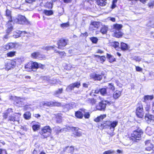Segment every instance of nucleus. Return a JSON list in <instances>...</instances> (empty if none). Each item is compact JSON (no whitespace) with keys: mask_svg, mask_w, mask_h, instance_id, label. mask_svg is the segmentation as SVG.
<instances>
[{"mask_svg":"<svg viewBox=\"0 0 154 154\" xmlns=\"http://www.w3.org/2000/svg\"><path fill=\"white\" fill-rule=\"evenodd\" d=\"M108 19L109 20H110L111 21H112V22H115L116 20L115 18L114 17H108Z\"/></svg>","mask_w":154,"mask_h":154,"instance_id":"nucleus-59","label":"nucleus"},{"mask_svg":"<svg viewBox=\"0 0 154 154\" xmlns=\"http://www.w3.org/2000/svg\"><path fill=\"white\" fill-rule=\"evenodd\" d=\"M134 59L137 61H140L141 60V58L139 56H135L134 57Z\"/></svg>","mask_w":154,"mask_h":154,"instance_id":"nucleus-50","label":"nucleus"},{"mask_svg":"<svg viewBox=\"0 0 154 154\" xmlns=\"http://www.w3.org/2000/svg\"><path fill=\"white\" fill-rule=\"evenodd\" d=\"M63 91L62 88L59 89L58 90L56 91L55 93V94L56 95L61 94L62 93Z\"/></svg>","mask_w":154,"mask_h":154,"instance_id":"nucleus-46","label":"nucleus"},{"mask_svg":"<svg viewBox=\"0 0 154 154\" xmlns=\"http://www.w3.org/2000/svg\"><path fill=\"white\" fill-rule=\"evenodd\" d=\"M97 4L100 6H104L106 4V0H95Z\"/></svg>","mask_w":154,"mask_h":154,"instance_id":"nucleus-22","label":"nucleus"},{"mask_svg":"<svg viewBox=\"0 0 154 154\" xmlns=\"http://www.w3.org/2000/svg\"><path fill=\"white\" fill-rule=\"evenodd\" d=\"M51 129L49 126H45L42 129L40 134L44 138H47L51 134Z\"/></svg>","mask_w":154,"mask_h":154,"instance_id":"nucleus-6","label":"nucleus"},{"mask_svg":"<svg viewBox=\"0 0 154 154\" xmlns=\"http://www.w3.org/2000/svg\"><path fill=\"white\" fill-rule=\"evenodd\" d=\"M45 6L48 8H52V4L50 2H47L45 5Z\"/></svg>","mask_w":154,"mask_h":154,"instance_id":"nucleus-38","label":"nucleus"},{"mask_svg":"<svg viewBox=\"0 0 154 154\" xmlns=\"http://www.w3.org/2000/svg\"><path fill=\"white\" fill-rule=\"evenodd\" d=\"M7 112H8V114L13 112L12 109H8L7 110Z\"/></svg>","mask_w":154,"mask_h":154,"instance_id":"nucleus-60","label":"nucleus"},{"mask_svg":"<svg viewBox=\"0 0 154 154\" xmlns=\"http://www.w3.org/2000/svg\"><path fill=\"white\" fill-rule=\"evenodd\" d=\"M13 24L12 20H9V21L6 25V26L7 27V33H10L12 31Z\"/></svg>","mask_w":154,"mask_h":154,"instance_id":"nucleus-14","label":"nucleus"},{"mask_svg":"<svg viewBox=\"0 0 154 154\" xmlns=\"http://www.w3.org/2000/svg\"><path fill=\"white\" fill-rule=\"evenodd\" d=\"M91 42L94 43H96L98 41V39L95 37H92L90 38Z\"/></svg>","mask_w":154,"mask_h":154,"instance_id":"nucleus-43","label":"nucleus"},{"mask_svg":"<svg viewBox=\"0 0 154 154\" xmlns=\"http://www.w3.org/2000/svg\"><path fill=\"white\" fill-rule=\"evenodd\" d=\"M122 26V25L118 24L113 25L112 30L114 33V35L116 37L119 38L122 35V33L120 31Z\"/></svg>","mask_w":154,"mask_h":154,"instance_id":"nucleus-5","label":"nucleus"},{"mask_svg":"<svg viewBox=\"0 0 154 154\" xmlns=\"http://www.w3.org/2000/svg\"><path fill=\"white\" fill-rule=\"evenodd\" d=\"M94 121L96 122H98L100 121V120L99 117L98 116L97 118H95L94 119Z\"/></svg>","mask_w":154,"mask_h":154,"instance_id":"nucleus-64","label":"nucleus"},{"mask_svg":"<svg viewBox=\"0 0 154 154\" xmlns=\"http://www.w3.org/2000/svg\"><path fill=\"white\" fill-rule=\"evenodd\" d=\"M100 92V89H96V90H92V92L96 94H98L99 92Z\"/></svg>","mask_w":154,"mask_h":154,"instance_id":"nucleus-54","label":"nucleus"},{"mask_svg":"<svg viewBox=\"0 0 154 154\" xmlns=\"http://www.w3.org/2000/svg\"><path fill=\"white\" fill-rule=\"evenodd\" d=\"M136 69L137 71H142V69L139 66H136Z\"/></svg>","mask_w":154,"mask_h":154,"instance_id":"nucleus-56","label":"nucleus"},{"mask_svg":"<svg viewBox=\"0 0 154 154\" xmlns=\"http://www.w3.org/2000/svg\"><path fill=\"white\" fill-rule=\"evenodd\" d=\"M9 33H7V34L5 35L4 37V40H5V39H6L8 38V34Z\"/></svg>","mask_w":154,"mask_h":154,"instance_id":"nucleus-63","label":"nucleus"},{"mask_svg":"<svg viewBox=\"0 0 154 154\" xmlns=\"http://www.w3.org/2000/svg\"><path fill=\"white\" fill-rule=\"evenodd\" d=\"M64 109H66L67 110L73 108L75 106V103L73 102H71L68 104H65L63 106Z\"/></svg>","mask_w":154,"mask_h":154,"instance_id":"nucleus-17","label":"nucleus"},{"mask_svg":"<svg viewBox=\"0 0 154 154\" xmlns=\"http://www.w3.org/2000/svg\"><path fill=\"white\" fill-rule=\"evenodd\" d=\"M150 105L149 104H147L146 106V107H145L146 111L148 112H149V110L150 109Z\"/></svg>","mask_w":154,"mask_h":154,"instance_id":"nucleus-52","label":"nucleus"},{"mask_svg":"<svg viewBox=\"0 0 154 154\" xmlns=\"http://www.w3.org/2000/svg\"><path fill=\"white\" fill-rule=\"evenodd\" d=\"M67 42L68 40L61 39L57 42L58 48L60 49H64V47L67 45Z\"/></svg>","mask_w":154,"mask_h":154,"instance_id":"nucleus-9","label":"nucleus"},{"mask_svg":"<svg viewBox=\"0 0 154 154\" xmlns=\"http://www.w3.org/2000/svg\"><path fill=\"white\" fill-rule=\"evenodd\" d=\"M80 83L79 82H77L74 83H72L68 86L66 89L67 91L73 90L74 88H79L80 86Z\"/></svg>","mask_w":154,"mask_h":154,"instance_id":"nucleus-12","label":"nucleus"},{"mask_svg":"<svg viewBox=\"0 0 154 154\" xmlns=\"http://www.w3.org/2000/svg\"><path fill=\"white\" fill-rule=\"evenodd\" d=\"M145 144L147 146H150V147H153V145L152 144V143H151V141L150 140H148L146 141L145 142Z\"/></svg>","mask_w":154,"mask_h":154,"instance_id":"nucleus-40","label":"nucleus"},{"mask_svg":"<svg viewBox=\"0 0 154 154\" xmlns=\"http://www.w3.org/2000/svg\"><path fill=\"white\" fill-rule=\"evenodd\" d=\"M86 101L92 105L95 104L97 102L96 100L94 98H88L86 100Z\"/></svg>","mask_w":154,"mask_h":154,"instance_id":"nucleus-25","label":"nucleus"},{"mask_svg":"<svg viewBox=\"0 0 154 154\" xmlns=\"http://www.w3.org/2000/svg\"><path fill=\"white\" fill-rule=\"evenodd\" d=\"M71 129L73 132L72 136L79 137L82 135V132L78 130L79 129L78 128L71 127Z\"/></svg>","mask_w":154,"mask_h":154,"instance_id":"nucleus-11","label":"nucleus"},{"mask_svg":"<svg viewBox=\"0 0 154 154\" xmlns=\"http://www.w3.org/2000/svg\"><path fill=\"white\" fill-rule=\"evenodd\" d=\"M145 119L148 123H150L152 121H154V116L149 114H146Z\"/></svg>","mask_w":154,"mask_h":154,"instance_id":"nucleus-15","label":"nucleus"},{"mask_svg":"<svg viewBox=\"0 0 154 154\" xmlns=\"http://www.w3.org/2000/svg\"><path fill=\"white\" fill-rule=\"evenodd\" d=\"M153 98L152 95H146L144 97V102H146V101L148 100H151Z\"/></svg>","mask_w":154,"mask_h":154,"instance_id":"nucleus-32","label":"nucleus"},{"mask_svg":"<svg viewBox=\"0 0 154 154\" xmlns=\"http://www.w3.org/2000/svg\"><path fill=\"white\" fill-rule=\"evenodd\" d=\"M20 116V114L19 113H15L13 116H10L8 118V120L13 122H18Z\"/></svg>","mask_w":154,"mask_h":154,"instance_id":"nucleus-13","label":"nucleus"},{"mask_svg":"<svg viewBox=\"0 0 154 154\" xmlns=\"http://www.w3.org/2000/svg\"><path fill=\"white\" fill-rule=\"evenodd\" d=\"M61 27L63 28H65L68 27L69 26L68 23H63L60 25Z\"/></svg>","mask_w":154,"mask_h":154,"instance_id":"nucleus-51","label":"nucleus"},{"mask_svg":"<svg viewBox=\"0 0 154 154\" xmlns=\"http://www.w3.org/2000/svg\"><path fill=\"white\" fill-rule=\"evenodd\" d=\"M143 134V131L142 129L138 128L136 130L134 131L131 135V139L134 141L137 142V140H140L141 139V135Z\"/></svg>","mask_w":154,"mask_h":154,"instance_id":"nucleus-3","label":"nucleus"},{"mask_svg":"<svg viewBox=\"0 0 154 154\" xmlns=\"http://www.w3.org/2000/svg\"><path fill=\"white\" fill-rule=\"evenodd\" d=\"M153 147H150V146H148L146 148V150H148V151H150L152 149V148Z\"/></svg>","mask_w":154,"mask_h":154,"instance_id":"nucleus-62","label":"nucleus"},{"mask_svg":"<svg viewBox=\"0 0 154 154\" xmlns=\"http://www.w3.org/2000/svg\"><path fill=\"white\" fill-rule=\"evenodd\" d=\"M108 29L107 26L104 25L101 27L100 32L103 34H104L106 33Z\"/></svg>","mask_w":154,"mask_h":154,"instance_id":"nucleus-21","label":"nucleus"},{"mask_svg":"<svg viewBox=\"0 0 154 154\" xmlns=\"http://www.w3.org/2000/svg\"><path fill=\"white\" fill-rule=\"evenodd\" d=\"M5 151L6 154H7V151L5 149H3L0 148V154H2L3 151Z\"/></svg>","mask_w":154,"mask_h":154,"instance_id":"nucleus-61","label":"nucleus"},{"mask_svg":"<svg viewBox=\"0 0 154 154\" xmlns=\"http://www.w3.org/2000/svg\"><path fill=\"white\" fill-rule=\"evenodd\" d=\"M121 48L122 50H125L128 49V46L127 44L122 43L121 45Z\"/></svg>","mask_w":154,"mask_h":154,"instance_id":"nucleus-31","label":"nucleus"},{"mask_svg":"<svg viewBox=\"0 0 154 154\" xmlns=\"http://www.w3.org/2000/svg\"><path fill=\"white\" fill-rule=\"evenodd\" d=\"M148 5L149 7L150 8H152L154 6V1H150L148 3Z\"/></svg>","mask_w":154,"mask_h":154,"instance_id":"nucleus-45","label":"nucleus"},{"mask_svg":"<svg viewBox=\"0 0 154 154\" xmlns=\"http://www.w3.org/2000/svg\"><path fill=\"white\" fill-rule=\"evenodd\" d=\"M118 124L117 121L112 122L109 121L104 122L101 124V126L104 128H109L111 131L113 132L114 130V128Z\"/></svg>","mask_w":154,"mask_h":154,"instance_id":"nucleus-2","label":"nucleus"},{"mask_svg":"<svg viewBox=\"0 0 154 154\" xmlns=\"http://www.w3.org/2000/svg\"><path fill=\"white\" fill-rule=\"evenodd\" d=\"M122 92L120 91L116 90L113 93V97L115 99L119 98L121 96Z\"/></svg>","mask_w":154,"mask_h":154,"instance_id":"nucleus-19","label":"nucleus"},{"mask_svg":"<svg viewBox=\"0 0 154 154\" xmlns=\"http://www.w3.org/2000/svg\"><path fill=\"white\" fill-rule=\"evenodd\" d=\"M106 116V115H101L100 116H99V117L100 119V120H103V119L105 118Z\"/></svg>","mask_w":154,"mask_h":154,"instance_id":"nucleus-53","label":"nucleus"},{"mask_svg":"<svg viewBox=\"0 0 154 154\" xmlns=\"http://www.w3.org/2000/svg\"><path fill=\"white\" fill-rule=\"evenodd\" d=\"M22 32L20 31H18L17 32H16L14 33V36L15 38H17L20 36V35L22 33Z\"/></svg>","mask_w":154,"mask_h":154,"instance_id":"nucleus-36","label":"nucleus"},{"mask_svg":"<svg viewBox=\"0 0 154 154\" xmlns=\"http://www.w3.org/2000/svg\"><path fill=\"white\" fill-rule=\"evenodd\" d=\"M108 87L112 91L115 90V87L112 83H109Z\"/></svg>","mask_w":154,"mask_h":154,"instance_id":"nucleus-42","label":"nucleus"},{"mask_svg":"<svg viewBox=\"0 0 154 154\" xmlns=\"http://www.w3.org/2000/svg\"><path fill=\"white\" fill-rule=\"evenodd\" d=\"M43 13L46 15L50 16L53 14V12L51 10H45L43 11Z\"/></svg>","mask_w":154,"mask_h":154,"instance_id":"nucleus-30","label":"nucleus"},{"mask_svg":"<svg viewBox=\"0 0 154 154\" xmlns=\"http://www.w3.org/2000/svg\"><path fill=\"white\" fill-rule=\"evenodd\" d=\"M54 45L52 46H47L44 47L43 49L47 51H49L54 48Z\"/></svg>","mask_w":154,"mask_h":154,"instance_id":"nucleus-48","label":"nucleus"},{"mask_svg":"<svg viewBox=\"0 0 154 154\" xmlns=\"http://www.w3.org/2000/svg\"><path fill=\"white\" fill-rule=\"evenodd\" d=\"M13 21L18 24L26 25L29 24V22L27 20L26 17L20 15H19L16 17L14 18Z\"/></svg>","mask_w":154,"mask_h":154,"instance_id":"nucleus-4","label":"nucleus"},{"mask_svg":"<svg viewBox=\"0 0 154 154\" xmlns=\"http://www.w3.org/2000/svg\"><path fill=\"white\" fill-rule=\"evenodd\" d=\"M109 103V102L107 100H102L96 106V108L98 110H104L106 104Z\"/></svg>","mask_w":154,"mask_h":154,"instance_id":"nucleus-8","label":"nucleus"},{"mask_svg":"<svg viewBox=\"0 0 154 154\" xmlns=\"http://www.w3.org/2000/svg\"><path fill=\"white\" fill-rule=\"evenodd\" d=\"M117 2V0H113L112 4L111 6L112 9L115 8L116 6V3Z\"/></svg>","mask_w":154,"mask_h":154,"instance_id":"nucleus-44","label":"nucleus"},{"mask_svg":"<svg viewBox=\"0 0 154 154\" xmlns=\"http://www.w3.org/2000/svg\"><path fill=\"white\" fill-rule=\"evenodd\" d=\"M53 103L52 102H42L40 103V105L41 106H43L44 107L45 106H49L52 105Z\"/></svg>","mask_w":154,"mask_h":154,"instance_id":"nucleus-23","label":"nucleus"},{"mask_svg":"<svg viewBox=\"0 0 154 154\" xmlns=\"http://www.w3.org/2000/svg\"><path fill=\"white\" fill-rule=\"evenodd\" d=\"M8 115V112H6L5 113L3 114V116L4 119H6L7 118Z\"/></svg>","mask_w":154,"mask_h":154,"instance_id":"nucleus-57","label":"nucleus"},{"mask_svg":"<svg viewBox=\"0 0 154 154\" xmlns=\"http://www.w3.org/2000/svg\"><path fill=\"white\" fill-rule=\"evenodd\" d=\"M16 52L14 51H10L7 54V56L8 57H13L15 55Z\"/></svg>","mask_w":154,"mask_h":154,"instance_id":"nucleus-37","label":"nucleus"},{"mask_svg":"<svg viewBox=\"0 0 154 154\" xmlns=\"http://www.w3.org/2000/svg\"><path fill=\"white\" fill-rule=\"evenodd\" d=\"M59 54L61 58L65 55V53L63 52H60Z\"/></svg>","mask_w":154,"mask_h":154,"instance_id":"nucleus-55","label":"nucleus"},{"mask_svg":"<svg viewBox=\"0 0 154 154\" xmlns=\"http://www.w3.org/2000/svg\"><path fill=\"white\" fill-rule=\"evenodd\" d=\"M90 76L92 78L95 80H100L102 79L101 75L93 73L90 74Z\"/></svg>","mask_w":154,"mask_h":154,"instance_id":"nucleus-18","label":"nucleus"},{"mask_svg":"<svg viewBox=\"0 0 154 154\" xmlns=\"http://www.w3.org/2000/svg\"><path fill=\"white\" fill-rule=\"evenodd\" d=\"M6 15L8 17L9 20L12 19V17L11 14V11L10 10L7 9L6 11Z\"/></svg>","mask_w":154,"mask_h":154,"instance_id":"nucleus-33","label":"nucleus"},{"mask_svg":"<svg viewBox=\"0 0 154 154\" xmlns=\"http://www.w3.org/2000/svg\"><path fill=\"white\" fill-rule=\"evenodd\" d=\"M43 65L37 62L30 61L25 66V68L28 71H35L39 68H42Z\"/></svg>","mask_w":154,"mask_h":154,"instance_id":"nucleus-1","label":"nucleus"},{"mask_svg":"<svg viewBox=\"0 0 154 154\" xmlns=\"http://www.w3.org/2000/svg\"><path fill=\"white\" fill-rule=\"evenodd\" d=\"M100 24L101 23L99 22H92L90 24L89 29L91 31L95 30L100 27Z\"/></svg>","mask_w":154,"mask_h":154,"instance_id":"nucleus-10","label":"nucleus"},{"mask_svg":"<svg viewBox=\"0 0 154 154\" xmlns=\"http://www.w3.org/2000/svg\"><path fill=\"white\" fill-rule=\"evenodd\" d=\"M18 45V44L16 43H9L5 45L3 48L6 50L11 49L14 48H16V46Z\"/></svg>","mask_w":154,"mask_h":154,"instance_id":"nucleus-16","label":"nucleus"},{"mask_svg":"<svg viewBox=\"0 0 154 154\" xmlns=\"http://www.w3.org/2000/svg\"><path fill=\"white\" fill-rule=\"evenodd\" d=\"M40 126L38 125H34L32 126V128L34 131L38 130L39 129Z\"/></svg>","mask_w":154,"mask_h":154,"instance_id":"nucleus-39","label":"nucleus"},{"mask_svg":"<svg viewBox=\"0 0 154 154\" xmlns=\"http://www.w3.org/2000/svg\"><path fill=\"white\" fill-rule=\"evenodd\" d=\"M74 149V147L71 146L69 147L67 146L64 149V151H66L68 153H71V154H73V152Z\"/></svg>","mask_w":154,"mask_h":154,"instance_id":"nucleus-20","label":"nucleus"},{"mask_svg":"<svg viewBox=\"0 0 154 154\" xmlns=\"http://www.w3.org/2000/svg\"><path fill=\"white\" fill-rule=\"evenodd\" d=\"M136 114L137 116L139 118H142L144 114L143 111V106L141 103L138 104L136 110Z\"/></svg>","mask_w":154,"mask_h":154,"instance_id":"nucleus-7","label":"nucleus"},{"mask_svg":"<svg viewBox=\"0 0 154 154\" xmlns=\"http://www.w3.org/2000/svg\"><path fill=\"white\" fill-rule=\"evenodd\" d=\"M71 128L68 127H67L64 128L62 129H59V130H58V129H57V133H59L60 132L67 131L70 129H71ZM59 129H60V128H59Z\"/></svg>","mask_w":154,"mask_h":154,"instance_id":"nucleus-26","label":"nucleus"},{"mask_svg":"<svg viewBox=\"0 0 154 154\" xmlns=\"http://www.w3.org/2000/svg\"><path fill=\"white\" fill-rule=\"evenodd\" d=\"M82 112H83L84 113H85V114L84 115V117L86 119H88L89 118L90 116V114H89V112H85V109H80Z\"/></svg>","mask_w":154,"mask_h":154,"instance_id":"nucleus-34","label":"nucleus"},{"mask_svg":"<svg viewBox=\"0 0 154 154\" xmlns=\"http://www.w3.org/2000/svg\"><path fill=\"white\" fill-rule=\"evenodd\" d=\"M106 57L107 58L109 59V62H112L115 60V59L114 57L109 54H107Z\"/></svg>","mask_w":154,"mask_h":154,"instance_id":"nucleus-28","label":"nucleus"},{"mask_svg":"<svg viewBox=\"0 0 154 154\" xmlns=\"http://www.w3.org/2000/svg\"><path fill=\"white\" fill-rule=\"evenodd\" d=\"M114 152V151L113 150L110 149L108 151L104 152L103 153V154H111L112 153H113Z\"/></svg>","mask_w":154,"mask_h":154,"instance_id":"nucleus-49","label":"nucleus"},{"mask_svg":"<svg viewBox=\"0 0 154 154\" xmlns=\"http://www.w3.org/2000/svg\"><path fill=\"white\" fill-rule=\"evenodd\" d=\"M95 56L96 57H100V60L102 62H103L106 59V57L104 56H102L101 57H100L99 55H95Z\"/></svg>","mask_w":154,"mask_h":154,"instance_id":"nucleus-47","label":"nucleus"},{"mask_svg":"<svg viewBox=\"0 0 154 154\" xmlns=\"http://www.w3.org/2000/svg\"><path fill=\"white\" fill-rule=\"evenodd\" d=\"M31 113L29 112H26L23 115V117L26 119H29L31 118Z\"/></svg>","mask_w":154,"mask_h":154,"instance_id":"nucleus-29","label":"nucleus"},{"mask_svg":"<svg viewBox=\"0 0 154 154\" xmlns=\"http://www.w3.org/2000/svg\"><path fill=\"white\" fill-rule=\"evenodd\" d=\"M100 92L102 95H105L107 94L106 89L105 88H102L100 90Z\"/></svg>","mask_w":154,"mask_h":154,"instance_id":"nucleus-35","label":"nucleus"},{"mask_svg":"<svg viewBox=\"0 0 154 154\" xmlns=\"http://www.w3.org/2000/svg\"><path fill=\"white\" fill-rule=\"evenodd\" d=\"M31 57L32 58H36L41 56V54L38 52H35L31 54Z\"/></svg>","mask_w":154,"mask_h":154,"instance_id":"nucleus-27","label":"nucleus"},{"mask_svg":"<svg viewBox=\"0 0 154 154\" xmlns=\"http://www.w3.org/2000/svg\"><path fill=\"white\" fill-rule=\"evenodd\" d=\"M63 2L65 3H70L72 2V0H63Z\"/></svg>","mask_w":154,"mask_h":154,"instance_id":"nucleus-58","label":"nucleus"},{"mask_svg":"<svg viewBox=\"0 0 154 154\" xmlns=\"http://www.w3.org/2000/svg\"><path fill=\"white\" fill-rule=\"evenodd\" d=\"M75 116L77 118L81 119L83 118V115L82 112L79 111L75 112Z\"/></svg>","mask_w":154,"mask_h":154,"instance_id":"nucleus-24","label":"nucleus"},{"mask_svg":"<svg viewBox=\"0 0 154 154\" xmlns=\"http://www.w3.org/2000/svg\"><path fill=\"white\" fill-rule=\"evenodd\" d=\"M119 42H115L113 43L112 46L114 47L117 50L119 48Z\"/></svg>","mask_w":154,"mask_h":154,"instance_id":"nucleus-41","label":"nucleus"}]
</instances>
